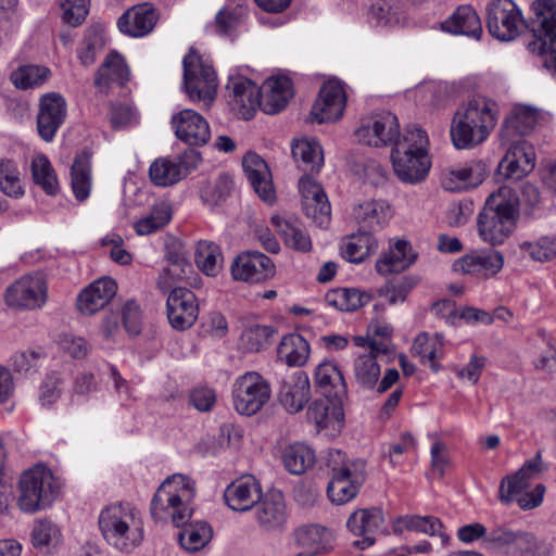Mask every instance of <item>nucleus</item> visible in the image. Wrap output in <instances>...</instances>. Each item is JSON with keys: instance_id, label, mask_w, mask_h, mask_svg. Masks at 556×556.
<instances>
[{"instance_id": "f257e3e1", "label": "nucleus", "mask_w": 556, "mask_h": 556, "mask_svg": "<svg viewBox=\"0 0 556 556\" xmlns=\"http://www.w3.org/2000/svg\"><path fill=\"white\" fill-rule=\"evenodd\" d=\"M497 122L494 101L476 97L455 112L451 123V140L458 150L472 149L484 142Z\"/></svg>"}, {"instance_id": "f03ea898", "label": "nucleus", "mask_w": 556, "mask_h": 556, "mask_svg": "<svg viewBox=\"0 0 556 556\" xmlns=\"http://www.w3.org/2000/svg\"><path fill=\"white\" fill-rule=\"evenodd\" d=\"M518 217V194L513 188L502 186L486 198L478 215L479 236L492 245L502 244L514 232Z\"/></svg>"}, {"instance_id": "7ed1b4c3", "label": "nucleus", "mask_w": 556, "mask_h": 556, "mask_svg": "<svg viewBox=\"0 0 556 556\" xmlns=\"http://www.w3.org/2000/svg\"><path fill=\"white\" fill-rule=\"evenodd\" d=\"M428 144L424 129L415 125L405 128L391 152L394 173L402 182L415 185L426 179L431 166Z\"/></svg>"}, {"instance_id": "20e7f679", "label": "nucleus", "mask_w": 556, "mask_h": 556, "mask_svg": "<svg viewBox=\"0 0 556 556\" xmlns=\"http://www.w3.org/2000/svg\"><path fill=\"white\" fill-rule=\"evenodd\" d=\"M138 511L130 504H112L100 513L99 528L104 540L114 548L130 553L143 540Z\"/></svg>"}, {"instance_id": "39448f33", "label": "nucleus", "mask_w": 556, "mask_h": 556, "mask_svg": "<svg viewBox=\"0 0 556 556\" xmlns=\"http://www.w3.org/2000/svg\"><path fill=\"white\" fill-rule=\"evenodd\" d=\"M194 495V482L187 476L174 473L166 478L156 490L150 506V513L155 521L170 517L176 527L186 526L192 515L188 506Z\"/></svg>"}, {"instance_id": "423d86ee", "label": "nucleus", "mask_w": 556, "mask_h": 556, "mask_svg": "<svg viewBox=\"0 0 556 556\" xmlns=\"http://www.w3.org/2000/svg\"><path fill=\"white\" fill-rule=\"evenodd\" d=\"M56 495L54 476L46 466L36 465L21 475L17 506L22 511L33 514L46 509Z\"/></svg>"}, {"instance_id": "0eeeda50", "label": "nucleus", "mask_w": 556, "mask_h": 556, "mask_svg": "<svg viewBox=\"0 0 556 556\" xmlns=\"http://www.w3.org/2000/svg\"><path fill=\"white\" fill-rule=\"evenodd\" d=\"M543 471V463L540 454L526 462L523 466L513 476L505 477L500 485V500L502 503L516 501L520 508L532 509L538 507L545 493V486L538 484L533 491H523L530 486V480Z\"/></svg>"}, {"instance_id": "6e6552de", "label": "nucleus", "mask_w": 556, "mask_h": 556, "mask_svg": "<svg viewBox=\"0 0 556 556\" xmlns=\"http://www.w3.org/2000/svg\"><path fill=\"white\" fill-rule=\"evenodd\" d=\"M534 40L528 43L532 53L546 54V66L556 73V0H535L531 7Z\"/></svg>"}, {"instance_id": "1a4fd4ad", "label": "nucleus", "mask_w": 556, "mask_h": 556, "mask_svg": "<svg viewBox=\"0 0 556 556\" xmlns=\"http://www.w3.org/2000/svg\"><path fill=\"white\" fill-rule=\"evenodd\" d=\"M184 89L191 101L210 105L216 94L217 76L211 64L190 50L184 58Z\"/></svg>"}, {"instance_id": "9d476101", "label": "nucleus", "mask_w": 556, "mask_h": 556, "mask_svg": "<svg viewBox=\"0 0 556 556\" xmlns=\"http://www.w3.org/2000/svg\"><path fill=\"white\" fill-rule=\"evenodd\" d=\"M485 20L489 34L500 41L514 40L525 26L522 13L513 0H490Z\"/></svg>"}, {"instance_id": "9b49d317", "label": "nucleus", "mask_w": 556, "mask_h": 556, "mask_svg": "<svg viewBox=\"0 0 556 556\" xmlns=\"http://www.w3.org/2000/svg\"><path fill=\"white\" fill-rule=\"evenodd\" d=\"M270 393L269 383L260 374L247 372L233 384V406L241 415H254L269 401Z\"/></svg>"}, {"instance_id": "f8f14e48", "label": "nucleus", "mask_w": 556, "mask_h": 556, "mask_svg": "<svg viewBox=\"0 0 556 556\" xmlns=\"http://www.w3.org/2000/svg\"><path fill=\"white\" fill-rule=\"evenodd\" d=\"M357 139L372 147L393 144L402 140L397 117L391 112H382L369 118L363 119L355 130Z\"/></svg>"}, {"instance_id": "ddd939ff", "label": "nucleus", "mask_w": 556, "mask_h": 556, "mask_svg": "<svg viewBox=\"0 0 556 556\" xmlns=\"http://www.w3.org/2000/svg\"><path fill=\"white\" fill-rule=\"evenodd\" d=\"M47 301V285L42 275H24L5 292V302L11 307L36 309Z\"/></svg>"}, {"instance_id": "4468645a", "label": "nucleus", "mask_w": 556, "mask_h": 556, "mask_svg": "<svg viewBox=\"0 0 556 556\" xmlns=\"http://www.w3.org/2000/svg\"><path fill=\"white\" fill-rule=\"evenodd\" d=\"M346 527L351 533L361 539L354 542V546L365 549L376 541V535L388 533L383 513L380 508H362L350 515Z\"/></svg>"}, {"instance_id": "2eb2a0df", "label": "nucleus", "mask_w": 556, "mask_h": 556, "mask_svg": "<svg viewBox=\"0 0 556 556\" xmlns=\"http://www.w3.org/2000/svg\"><path fill=\"white\" fill-rule=\"evenodd\" d=\"M169 325L178 331L191 328L198 319L199 304L195 294L187 288H174L166 300Z\"/></svg>"}, {"instance_id": "dca6fc26", "label": "nucleus", "mask_w": 556, "mask_h": 556, "mask_svg": "<svg viewBox=\"0 0 556 556\" xmlns=\"http://www.w3.org/2000/svg\"><path fill=\"white\" fill-rule=\"evenodd\" d=\"M254 517L265 532H281L287 523L288 514L285 497L279 490L263 494L254 506Z\"/></svg>"}, {"instance_id": "f3484780", "label": "nucleus", "mask_w": 556, "mask_h": 556, "mask_svg": "<svg viewBox=\"0 0 556 556\" xmlns=\"http://www.w3.org/2000/svg\"><path fill=\"white\" fill-rule=\"evenodd\" d=\"M231 275L235 280L260 283L275 275V265L264 253L245 251L233 260Z\"/></svg>"}, {"instance_id": "a211bd4d", "label": "nucleus", "mask_w": 556, "mask_h": 556, "mask_svg": "<svg viewBox=\"0 0 556 556\" xmlns=\"http://www.w3.org/2000/svg\"><path fill=\"white\" fill-rule=\"evenodd\" d=\"M314 381L325 397L334 399L333 413L337 417L341 416L343 401L348 399V386L339 366L324 361L315 369Z\"/></svg>"}, {"instance_id": "6ab92c4d", "label": "nucleus", "mask_w": 556, "mask_h": 556, "mask_svg": "<svg viewBox=\"0 0 556 556\" xmlns=\"http://www.w3.org/2000/svg\"><path fill=\"white\" fill-rule=\"evenodd\" d=\"M345 103L343 85L339 80H329L321 86L311 114L319 124L334 122L342 117Z\"/></svg>"}, {"instance_id": "aec40b11", "label": "nucleus", "mask_w": 556, "mask_h": 556, "mask_svg": "<svg viewBox=\"0 0 556 556\" xmlns=\"http://www.w3.org/2000/svg\"><path fill=\"white\" fill-rule=\"evenodd\" d=\"M170 124L175 129L176 137L189 146H204L211 138L207 121L194 110L179 111L172 116Z\"/></svg>"}, {"instance_id": "412c9836", "label": "nucleus", "mask_w": 556, "mask_h": 556, "mask_svg": "<svg viewBox=\"0 0 556 556\" xmlns=\"http://www.w3.org/2000/svg\"><path fill=\"white\" fill-rule=\"evenodd\" d=\"M66 117V101L56 92L46 93L40 98L37 115V129L40 138L52 141Z\"/></svg>"}, {"instance_id": "4be33fe9", "label": "nucleus", "mask_w": 556, "mask_h": 556, "mask_svg": "<svg viewBox=\"0 0 556 556\" xmlns=\"http://www.w3.org/2000/svg\"><path fill=\"white\" fill-rule=\"evenodd\" d=\"M311 399V384L303 371L286 374L280 380L278 400L291 414L299 413Z\"/></svg>"}, {"instance_id": "5701e85b", "label": "nucleus", "mask_w": 556, "mask_h": 556, "mask_svg": "<svg viewBox=\"0 0 556 556\" xmlns=\"http://www.w3.org/2000/svg\"><path fill=\"white\" fill-rule=\"evenodd\" d=\"M504 265V256L494 249L475 251L456 260L453 264L455 271L484 278L496 275Z\"/></svg>"}, {"instance_id": "b1692460", "label": "nucleus", "mask_w": 556, "mask_h": 556, "mask_svg": "<svg viewBox=\"0 0 556 556\" xmlns=\"http://www.w3.org/2000/svg\"><path fill=\"white\" fill-rule=\"evenodd\" d=\"M544 118L543 112L534 106L525 104L514 106L501 129L502 141H510L513 138L521 139L533 131Z\"/></svg>"}, {"instance_id": "393cba45", "label": "nucleus", "mask_w": 556, "mask_h": 556, "mask_svg": "<svg viewBox=\"0 0 556 556\" xmlns=\"http://www.w3.org/2000/svg\"><path fill=\"white\" fill-rule=\"evenodd\" d=\"M484 545L505 553H523L534 546V538L531 533L514 530L508 525H496L485 536Z\"/></svg>"}, {"instance_id": "a878e982", "label": "nucleus", "mask_w": 556, "mask_h": 556, "mask_svg": "<svg viewBox=\"0 0 556 556\" xmlns=\"http://www.w3.org/2000/svg\"><path fill=\"white\" fill-rule=\"evenodd\" d=\"M486 175V164L481 160H471L446 170L442 177V186L448 191L476 188L483 182Z\"/></svg>"}, {"instance_id": "bb28decb", "label": "nucleus", "mask_w": 556, "mask_h": 556, "mask_svg": "<svg viewBox=\"0 0 556 556\" xmlns=\"http://www.w3.org/2000/svg\"><path fill=\"white\" fill-rule=\"evenodd\" d=\"M258 481L253 477H242L232 481L224 491L227 506L235 511H248L256 505L262 496Z\"/></svg>"}, {"instance_id": "cd10ccee", "label": "nucleus", "mask_w": 556, "mask_h": 556, "mask_svg": "<svg viewBox=\"0 0 556 556\" xmlns=\"http://www.w3.org/2000/svg\"><path fill=\"white\" fill-rule=\"evenodd\" d=\"M116 291L117 285L112 278H100L79 293L77 307L85 315H93L111 302Z\"/></svg>"}, {"instance_id": "c85d7f7f", "label": "nucleus", "mask_w": 556, "mask_h": 556, "mask_svg": "<svg viewBox=\"0 0 556 556\" xmlns=\"http://www.w3.org/2000/svg\"><path fill=\"white\" fill-rule=\"evenodd\" d=\"M157 17V13L151 4L141 3L123 13L117 21V26L125 35L142 37L152 31Z\"/></svg>"}, {"instance_id": "c756f323", "label": "nucleus", "mask_w": 556, "mask_h": 556, "mask_svg": "<svg viewBox=\"0 0 556 556\" xmlns=\"http://www.w3.org/2000/svg\"><path fill=\"white\" fill-rule=\"evenodd\" d=\"M242 166L258 197L265 202H274L275 190L267 163L256 153L249 152L242 160Z\"/></svg>"}, {"instance_id": "7c9ffc66", "label": "nucleus", "mask_w": 556, "mask_h": 556, "mask_svg": "<svg viewBox=\"0 0 556 556\" xmlns=\"http://www.w3.org/2000/svg\"><path fill=\"white\" fill-rule=\"evenodd\" d=\"M292 97L293 87L289 77L268 78L261 87V108L266 114L279 113Z\"/></svg>"}, {"instance_id": "2f4dec72", "label": "nucleus", "mask_w": 556, "mask_h": 556, "mask_svg": "<svg viewBox=\"0 0 556 556\" xmlns=\"http://www.w3.org/2000/svg\"><path fill=\"white\" fill-rule=\"evenodd\" d=\"M357 466L358 468L349 475L331 476L327 485V494L332 503L343 505L357 495L366 480L365 465Z\"/></svg>"}, {"instance_id": "473e14b6", "label": "nucleus", "mask_w": 556, "mask_h": 556, "mask_svg": "<svg viewBox=\"0 0 556 556\" xmlns=\"http://www.w3.org/2000/svg\"><path fill=\"white\" fill-rule=\"evenodd\" d=\"M227 89L231 92L232 101L238 106L244 119H250L256 108L261 106V88L244 77L230 78Z\"/></svg>"}, {"instance_id": "72a5a7b5", "label": "nucleus", "mask_w": 556, "mask_h": 556, "mask_svg": "<svg viewBox=\"0 0 556 556\" xmlns=\"http://www.w3.org/2000/svg\"><path fill=\"white\" fill-rule=\"evenodd\" d=\"M353 218L363 231H376L383 227L391 217L390 207L383 201H367L353 208Z\"/></svg>"}, {"instance_id": "f704fd0d", "label": "nucleus", "mask_w": 556, "mask_h": 556, "mask_svg": "<svg viewBox=\"0 0 556 556\" xmlns=\"http://www.w3.org/2000/svg\"><path fill=\"white\" fill-rule=\"evenodd\" d=\"M416 257L417 254L413 253L410 244L405 240H399L376 262V269L384 276L400 273L409 267Z\"/></svg>"}, {"instance_id": "c9c22d12", "label": "nucleus", "mask_w": 556, "mask_h": 556, "mask_svg": "<svg viewBox=\"0 0 556 556\" xmlns=\"http://www.w3.org/2000/svg\"><path fill=\"white\" fill-rule=\"evenodd\" d=\"M91 152L83 150L77 153L71 167V187L78 201H85L91 191Z\"/></svg>"}, {"instance_id": "e433bc0d", "label": "nucleus", "mask_w": 556, "mask_h": 556, "mask_svg": "<svg viewBox=\"0 0 556 556\" xmlns=\"http://www.w3.org/2000/svg\"><path fill=\"white\" fill-rule=\"evenodd\" d=\"M443 28L450 33L479 39L482 34L480 18L473 8L462 5L444 22Z\"/></svg>"}, {"instance_id": "4c0bfd02", "label": "nucleus", "mask_w": 556, "mask_h": 556, "mask_svg": "<svg viewBox=\"0 0 556 556\" xmlns=\"http://www.w3.org/2000/svg\"><path fill=\"white\" fill-rule=\"evenodd\" d=\"M370 300V294L354 288L332 289L325 294L327 305L342 312L355 311L368 304Z\"/></svg>"}, {"instance_id": "58836bf2", "label": "nucleus", "mask_w": 556, "mask_h": 556, "mask_svg": "<svg viewBox=\"0 0 556 556\" xmlns=\"http://www.w3.org/2000/svg\"><path fill=\"white\" fill-rule=\"evenodd\" d=\"M277 354L289 366H303L309 355L308 342L298 333L285 336L278 345Z\"/></svg>"}, {"instance_id": "ea45409f", "label": "nucleus", "mask_w": 556, "mask_h": 556, "mask_svg": "<svg viewBox=\"0 0 556 556\" xmlns=\"http://www.w3.org/2000/svg\"><path fill=\"white\" fill-rule=\"evenodd\" d=\"M316 456L312 447L303 443L288 445L282 452L285 468L292 475H302L315 464Z\"/></svg>"}, {"instance_id": "a19ab883", "label": "nucleus", "mask_w": 556, "mask_h": 556, "mask_svg": "<svg viewBox=\"0 0 556 556\" xmlns=\"http://www.w3.org/2000/svg\"><path fill=\"white\" fill-rule=\"evenodd\" d=\"M129 71L124 58L119 53L112 51L98 70L94 84L99 87L109 86L111 83L123 85L127 81Z\"/></svg>"}, {"instance_id": "79ce46f5", "label": "nucleus", "mask_w": 556, "mask_h": 556, "mask_svg": "<svg viewBox=\"0 0 556 556\" xmlns=\"http://www.w3.org/2000/svg\"><path fill=\"white\" fill-rule=\"evenodd\" d=\"M291 153L303 170H318L323 165L321 147L313 139L295 140L292 143Z\"/></svg>"}, {"instance_id": "37998d69", "label": "nucleus", "mask_w": 556, "mask_h": 556, "mask_svg": "<svg viewBox=\"0 0 556 556\" xmlns=\"http://www.w3.org/2000/svg\"><path fill=\"white\" fill-rule=\"evenodd\" d=\"M248 17L242 7L222 9L215 16L214 28L220 36L233 39L244 28Z\"/></svg>"}, {"instance_id": "c03bdc74", "label": "nucleus", "mask_w": 556, "mask_h": 556, "mask_svg": "<svg viewBox=\"0 0 556 556\" xmlns=\"http://www.w3.org/2000/svg\"><path fill=\"white\" fill-rule=\"evenodd\" d=\"M271 224L283 239L285 244L298 251L307 252L312 248L311 238L296 224L280 216H273Z\"/></svg>"}, {"instance_id": "a18cd8bd", "label": "nucleus", "mask_w": 556, "mask_h": 556, "mask_svg": "<svg viewBox=\"0 0 556 556\" xmlns=\"http://www.w3.org/2000/svg\"><path fill=\"white\" fill-rule=\"evenodd\" d=\"M443 344L444 337L442 333H435L434 337H430L427 332H422L416 337L412 350L414 354L420 357L421 363H429L430 368L437 372L440 369L437 357Z\"/></svg>"}, {"instance_id": "49530a36", "label": "nucleus", "mask_w": 556, "mask_h": 556, "mask_svg": "<svg viewBox=\"0 0 556 556\" xmlns=\"http://www.w3.org/2000/svg\"><path fill=\"white\" fill-rule=\"evenodd\" d=\"M149 175L155 186L167 187L185 178L186 170L177 161L157 159L151 164Z\"/></svg>"}, {"instance_id": "de8ad7c7", "label": "nucleus", "mask_w": 556, "mask_h": 556, "mask_svg": "<svg viewBox=\"0 0 556 556\" xmlns=\"http://www.w3.org/2000/svg\"><path fill=\"white\" fill-rule=\"evenodd\" d=\"M377 249V240L369 231L359 229L352 235L342 249L343 257L352 263H362Z\"/></svg>"}, {"instance_id": "09e8293b", "label": "nucleus", "mask_w": 556, "mask_h": 556, "mask_svg": "<svg viewBox=\"0 0 556 556\" xmlns=\"http://www.w3.org/2000/svg\"><path fill=\"white\" fill-rule=\"evenodd\" d=\"M295 541L299 546L306 548L313 556L328 548L330 533L320 526H306L295 531Z\"/></svg>"}, {"instance_id": "8fccbe9b", "label": "nucleus", "mask_w": 556, "mask_h": 556, "mask_svg": "<svg viewBox=\"0 0 556 556\" xmlns=\"http://www.w3.org/2000/svg\"><path fill=\"white\" fill-rule=\"evenodd\" d=\"M406 529L408 531L425 533L430 536L439 535L441 538L444 536L443 523L441 520L434 516H404L400 517L396 520L394 526V531H402Z\"/></svg>"}, {"instance_id": "3c124183", "label": "nucleus", "mask_w": 556, "mask_h": 556, "mask_svg": "<svg viewBox=\"0 0 556 556\" xmlns=\"http://www.w3.org/2000/svg\"><path fill=\"white\" fill-rule=\"evenodd\" d=\"M518 200L525 217L540 218L545 215L546 212L551 211V207L546 206L545 200L538 186L529 181L522 185Z\"/></svg>"}, {"instance_id": "603ef678", "label": "nucleus", "mask_w": 556, "mask_h": 556, "mask_svg": "<svg viewBox=\"0 0 556 556\" xmlns=\"http://www.w3.org/2000/svg\"><path fill=\"white\" fill-rule=\"evenodd\" d=\"M233 188L232 177L228 173H220L201 189V199L204 203L216 206L226 201Z\"/></svg>"}, {"instance_id": "864d4df0", "label": "nucleus", "mask_w": 556, "mask_h": 556, "mask_svg": "<svg viewBox=\"0 0 556 556\" xmlns=\"http://www.w3.org/2000/svg\"><path fill=\"white\" fill-rule=\"evenodd\" d=\"M31 175L34 182L49 195L56 194L59 181L55 172L43 154L37 155L31 161Z\"/></svg>"}, {"instance_id": "5fc2aeb1", "label": "nucleus", "mask_w": 556, "mask_h": 556, "mask_svg": "<svg viewBox=\"0 0 556 556\" xmlns=\"http://www.w3.org/2000/svg\"><path fill=\"white\" fill-rule=\"evenodd\" d=\"M212 536V528L206 522H197L188 525L179 533V542L185 549L197 552L204 547Z\"/></svg>"}, {"instance_id": "6e6d98bb", "label": "nucleus", "mask_w": 556, "mask_h": 556, "mask_svg": "<svg viewBox=\"0 0 556 556\" xmlns=\"http://www.w3.org/2000/svg\"><path fill=\"white\" fill-rule=\"evenodd\" d=\"M194 261L203 273L214 276L220 268L223 257L217 244L211 241H199L194 253Z\"/></svg>"}, {"instance_id": "4d7b16f0", "label": "nucleus", "mask_w": 556, "mask_h": 556, "mask_svg": "<svg viewBox=\"0 0 556 556\" xmlns=\"http://www.w3.org/2000/svg\"><path fill=\"white\" fill-rule=\"evenodd\" d=\"M50 70L39 65H23L11 74L12 84L22 90L38 87L49 77Z\"/></svg>"}, {"instance_id": "13d9d810", "label": "nucleus", "mask_w": 556, "mask_h": 556, "mask_svg": "<svg viewBox=\"0 0 556 556\" xmlns=\"http://www.w3.org/2000/svg\"><path fill=\"white\" fill-rule=\"evenodd\" d=\"M519 249L535 262H551L556 257V236H542L536 241H525Z\"/></svg>"}, {"instance_id": "bf43d9fd", "label": "nucleus", "mask_w": 556, "mask_h": 556, "mask_svg": "<svg viewBox=\"0 0 556 556\" xmlns=\"http://www.w3.org/2000/svg\"><path fill=\"white\" fill-rule=\"evenodd\" d=\"M380 366L375 355H361L354 362V377L364 389H372L379 379Z\"/></svg>"}, {"instance_id": "052dcab7", "label": "nucleus", "mask_w": 556, "mask_h": 556, "mask_svg": "<svg viewBox=\"0 0 556 556\" xmlns=\"http://www.w3.org/2000/svg\"><path fill=\"white\" fill-rule=\"evenodd\" d=\"M275 329L266 325H252L244 329L241 342L249 352H258L271 343Z\"/></svg>"}, {"instance_id": "680f3d73", "label": "nucleus", "mask_w": 556, "mask_h": 556, "mask_svg": "<svg viewBox=\"0 0 556 556\" xmlns=\"http://www.w3.org/2000/svg\"><path fill=\"white\" fill-rule=\"evenodd\" d=\"M417 282V278L404 276L399 279L388 281L378 290V292L387 299L389 304L394 305L399 302H404Z\"/></svg>"}, {"instance_id": "e2e57ef3", "label": "nucleus", "mask_w": 556, "mask_h": 556, "mask_svg": "<svg viewBox=\"0 0 556 556\" xmlns=\"http://www.w3.org/2000/svg\"><path fill=\"white\" fill-rule=\"evenodd\" d=\"M169 220V208L164 204L154 205L149 215L134 224V228L140 236L150 235L164 227Z\"/></svg>"}, {"instance_id": "0e129e2a", "label": "nucleus", "mask_w": 556, "mask_h": 556, "mask_svg": "<svg viewBox=\"0 0 556 556\" xmlns=\"http://www.w3.org/2000/svg\"><path fill=\"white\" fill-rule=\"evenodd\" d=\"M0 190L11 198L24 194L18 169L13 162L8 160L0 161Z\"/></svg>"}, {"instance_id": "69168bd1", "label": "nucleus", "mask_w": 556, "mask_h": 556, "mask_svg": "<svg viewBox=\"0 0 556 556\" xmlns=\"http://www.w3.org/2000/svg\"><path fill=\"white\" fill-rule=\"evenodd\" d=\"M334 402V399L328 397H326V400L314 401L307 410L308 419L319 429L328 428L332 418L339 421L343 417V414L337 417L336 413H333Z\"/></svg>"}, {"instance_id": "338daca9", "label": "nucleus", "mask_w": 556, "mask_h": 556, "mask_svg": "<svg viewBox=\"0 0 556 556\" xmlns=\"http://www.w3.org/2000/svg\"><path fill=\"white\" fill-rule=\"evenodd\" d=\"M370 17L380 26H394L401 23L399 7L388 0H378L371 5Z\"/></svg>"}, {"instance_id": "774afa93", "label": "nucleus", "mask_w": 556, "mask_h": 556, "mask_svg": "<svg viewBox=\"0 0 556 556\" xmlns=\"http://www.w3.org/2000/svg\"><path fill=\"white\" fill-rule=\"evenodd\" d=\"M503 143L509 146L507 154L518 161L526 174H529L534 168V152L526 140L513 138L510 141H503Z\"/></svg>"}]
</instances>
